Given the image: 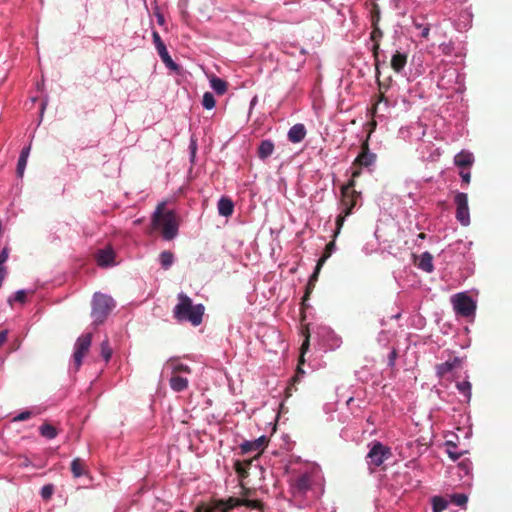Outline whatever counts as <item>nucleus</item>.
<instances>
[{"label": "nucleus", "instance_id": "nucleus-39", "mask_svg": "<svg viewBox=\"0 0 512 512\" xmlns=\"http://www.w3.org/2000/svg\"><path fill=\"white\" fill-rule=\"evenodd\" d=\"M451 501L457 506H463L468 501V497L465 494H453L451 496Z\"/></svg>", "mask_w": 512, "mask_h": 512}, {"label": "nucleus", "instance_id": "nucleus-16", "mask_svg": "<svg viewBox=\"0 0 512 512\" xmlns=\"http://www.w3.org/2000/svg\"><path fill=\"white\" fill-rule=\"evenodd\" d=\"M217 208L219 215L230 217L234 212V203L229 197L223 196L219 199Z\"/></svg>", "mask_w": 512, "mask_h": 512}, {"label": "nucleus", "instance_id": "nucleus-14", "mask_svg": "<svg viewBox=\"0 0 512 512\" xmlns=\"http://www.w3.org/2000/svg\"><path fill=\"white\" fill-rule=\"evenodd\" d=\"M461 359L459 357H453L452 359L447 360L444 363H440L436 365V374L438 377L442 378L453 369L460 367Z\"/></svg>", "mask_w": 512, "mask_h": 512}, {"label": "nucleus", "instance_id": "nucleus-62", "mask_svg": "<svg viewBox=\"0 0 512 512\" xmlns=\"http://www.w3.org/2000/svg\"><path fill=\"white\" fill-rule=\"evenodd\" d=\"M24 465L27 466L28 465V459H26V461L24 462Z\"/></svg>", "mask_w": 512, "mask_h": 512}, {"label": "nucleus", "instance_id": "nucleus-36", "mask_svg": "<svg viewBox=\"0 0 512 512\" xmlns=\"http://www.w3.org/2000/svg\"><path fill=\"white\" fill-rule=\"evenodd\" d=\"M379 51H380V44L379 42H374L372 47V54L375 60V69H376V77L379 79Z\"/></svg>", "mask_w": 512, "mask_h": 512}, {"label": "nucleus", "instance_id": "nucleus-34", "mask_svg": "<svg viewBox=\"0 0 512 512\" xmlns=\"http://www.w3.org/2000/svg\"><path fill=\"white\" fill-rule=\"evenodd\" d=\"M215 98L212 93L205 92L202 99V105L205 109H212L215 107Z\"/></svg>", "mask_w": 512, "mask_h": 512}, {"label": "nucleus", "instance_id": "nucleus-51", "mask_svg": "<svg viewBox=\"0 0 512 512\" xmlns=\"http://www.w3.org/2000/svg\"><path fill=\"white\" fill-rule=\"evenodd\" d=\"M32 413L30 411H23L20 414H18L16 417H14V421H25L28 420L31 417Z\"/></svg>", "mask_w": 512, "mask_h": 512}, {"label": "nucleus", "instance_id": "nucleus-5", "mask_svg": "<svg viewBox=\"0 0 512 512\" xmlns=\"http://www.w3.org/2000/svg\"><path fill=\"white\" fill-rule=\"evenodd\" d=\"M361 197V192L356 191L354 188V181L349 180L341 187V210L345 211V215H350L355 208L358 199Z\"/></svg>", "mask_w": 512, "mask_h": 512}, {"label": "nucleus", "instance_id": "nucleus-38", "mask_svg": "<svg viewBox=\"0 0 512 512\" xmlns=\"http://www.w3.org/2000/svg\"><path fill=\"white\" fill-rule=\"evenodd\" d=\"M242 506L251 509H261L263 504L260 500L242 499Z\"/></svg>", "mask_w": 512, "mask_h": 512}, {"label": "nucleus", "instance_id": "nucleus-18", "mask_svg": "<svg viewBox=\"0 0 512 512\" xmlns=\"http://www.w3.org/2000/svg\"><path fill=\"white\" fill-rule=\"evenodd\" d=\"M114 251L111 248H105L98 251L96 259L99 266L106 267L114 261Z\"/></svg>", "mask_w": 512, "mask_h": 512}, {"label": "nucleus", "instance_id": "nucleus-7", "mask_svg": "<svg viewBox=\"0 0 512 512\" xmlns=\"http://www.w3.org/2000/svg\"><path fill=\"white\" fill-rule=\"evenodd\" d=\"M91 342H92V334L91 333L83 334L77 339L75 346H74L75 351L73 354V361H74L76 370H78L81 367L83 358L86 356V354L88 353V351L90 349Z\"/></svg>", "mask_w": 512, "mask_h": 512}, {"label": "nucleus", "instance_id": "nucleus-56", "mask_svg": "<svg viewBox=\"0 0 512 512\" xmlns=\"http://www.w3.org/2000/svg\"><path fill=\"white\" fill-rule=\"evenodd\" d=\"M429 31H430V29H429V27H428V26L423 27L422 32H421V36H422L423 38H428V36H429Z\"/></svg>", "mask_w": 512, "mask_h": 512}, {"label": "nucleus", "instance_id": "nucleus-17", "mask_svg": "<svg viewBox=\"0 0 512 512\" xmlns=\"http://www.w3.org/2000/svg\"><path fill=\"white\" fill-rule=\"evenodd\" d=\"M306 136L305 126L301 123L293 125L288 132V139L292 143L301 142Z\"/></svg>", "mask_w": 512, "mask_h": 512}, {"label": "nucleus", "instance_id": "nucleus-13", "mask_svg": "<svg viewBox=\"0 0 512 512\" xmlns=\"http://www.w3.org/2000/svg\"><path fill=\"white\" fill-rule=\"evenodd\" d=\"M311 487L310 477L307 474H302L293 480L291 488L294 494L303 495Z\"/></svg>", "mask_w": 512, "mask_h": 512}, {"label": "nucleus", "instance_id": "nucleus-60", "mask_svg": "<svg viewBox=\"0 0 512 512\" xmlns=\"http://www.w3.org/2000/svg\"><path fill=\"white\" fill-rule=\"evenodd\" d=\"M191 149H192V155L194 156V154L196 152V145L194 142H192V144H191Z\"/></svg>", "mask_w": 512, "mask_h": 512}, {"label": "nucleus", "instance_id": "nucleus-25", "mask_svg": "<svg viewBox=\"0 0 512 512\" xmlns=\"http://www.w3.org/2000/svg\"><path fill=\"white\" fill-rule=\"evenodd\" d=\"M210 85H211V88L218 94V95H223L226 93L227 91V88H228V84L226 81H224L223 79L221 78H218L216 76H213L211 79H210Z\"/></svg>", "mask_w": 512, "mask_h": 512}, {"label": "nucleus", "instance_id": "nucleus-19", "mask_svg": "<svg viewBox=\"0 0 512 512\" xmlns=\"http://www.w3.org/2000/svg\"><path fill=\"white\" fill-rule=\"evenodd\" d=\"M170 387L175 392H182L188 388L189 381L186 377L172 374L169 380Z\"/></svg>", "mask_w": 512, "mask_h": 512}, {"label": "nucleus", "instance_id": "nucleus-37", "mask_svg": "<svg viewBox=\"0 0 512 512\" xmlns=\"http://www.w3.org/2000/svg\"><path fill=\"white\" fill-rule=\"evenodd\" d=\"M101 355L106 362H108L112 356V349L107 339L101 343Z\"/></svg>", "mask_w": 512, "mask_h": 512}, {"label": "nucleus", "instance_id": "nucleus-2", "mask_svg": "<svg viewBox=\"0 0 512 512\" xmlns=\"http://www.w3.org/2000/svg\"><path fill=\"white\" fill-rule=\"evenodd\" d=\"M155 229H160L165 240L170 241L178 234V223L173 211L163 212L162 205L158 206L152 219Z\"/></svg>", "mask_w": 512, "mask_h": 512}, {"label": "nucleus", "instance_id": "nucleus-30", "mask_svg": "<svg viewBox=\"0 0 512 512\" xmlns=\"http://www.w3.org/2000/svg\"><path fill=\"white\" fill-rule=\"evenodd\" d=\"M314 288H315V283L308 281L306 288H305V293H304V296L302 297V302H301V312L302 313H304V310L309 307V305L307 304V301L309 300L310 295L313 292Z\"/></svg>", "mask_w": 512, "mask_h": 512}, {"label": "nucleus", "instance_id": "nucleus-3", "mask_svg": "<svg viewBox=\"0 0 512 512\" xmlns=\"http://www.w3.org/2000/svg\"><path fill=\"white\" fill-rule=\"evenodd\" d=\"M115 303L112 297L101 293H95L92 300L91 316L94 323L101 324L114 308Z\"/></svg>", "mask_w": 512, "mask_h": 512}, {"label": "nucleus", "instance_id": "nucleus-43", "mask_svg": "<svg viewBox=\"0 0 512 512\" xmlns=\"http://www.w3.org/2000/svg\"><path fill=\"white\" fill-rule=\"evenodd\" d=\"M382 102H384V103H385V106H387V105H388V99L385 97V95H384L383 93H380V94L378 95V98H377L376 103H375V104L373 105V107H372V114H373V115H376L377 110H378V108H379V105H380Z\"/></svg>", "mask_w": 512, "mask_h": 512}, {"label": "nucleus", "instance_id": "nucleus-1", "mask_svg": "<svg viewBox=\"0 0 512 512\" xmlns=\"http://www.w3.org/2000/svg\"><path fill=\"white\" fill-rule=\"evenodd\" d=\"M178 304L173 309V316L180 322H189L193 326L202 323L205 307L202 304L194 305L192 299L184 293L177 296Z\"/></svg>", "mask_w": 512, "mask_h": 512}, {"label": "nucleus", "instance_id": "nucleus-41", "mask_svg": "<svg viewBox=\"0 0 512 512\" xmlns=\"http://www.w3.org/2000/svg\"><path fill=\"white\" fill-rule=\"evenodd\" d=\"M380 21V10L377 4L373 5V8L371 10V23L372 26L378 25Z\"/></svg>", "mask_w": 512, "mask_h": 512}, {"label": "nucleus", "instance_id": "nucleus-42", "mask_svg": "<svg viewBox=\"0 0 512 512\" xmlns=\"http://www.w3.org/2000/svg\"><path fill=\"white\" fill-rule=\"evenodd\" d=\"M373 27V30L370 34V39L373 41V42H379L380 39L383 37V32L382 30L379 28L378 25L376 26H372Z\"/></svg>", "mask_w": 512, "mask_h": 512}, {"label": "nucleus", "instance_id": "nucleus-54", "mask_svg": "<svg viewBox=\"0 0 512 512\" xmlns=\"http://www.w3.org/2000/svg\"><path fill=\"white\" fill-rule=\"evenodd\" d=\"M29 152H30V146L23 148L20 153L19 158H24L25 160H27L28 156H29Z\"/></svg>", "mask_w": 512, "mask_h": 512}, {"label": "nucleus", "instance_id": "nucleus-31", "mask_svg": "<svg viewBox=\"0 0 512 512\" xmlns=\"http://www.w3.org/2000/svg\"><path fill=\"white\" fill-rule=\"evenodd\" d=\"M448 506L447 501L439 496H435L432 499V509L433 512H442L444 511Z\"/></svg>", "mask_w": 512, "mask_h": 512}, {"label": "nucleus", "instance_id": "nucleus-24", "mask_svg": "<svg viewBox=\"0 0 512 512\" xmlns=\"http://www.w3.org/2000/svg\"><path fill=\"white\" fill-rule=\"evenodd\" d=\"M71 472L74 477L79 478L86 473V464L81 458H75L71 463Z\"/></svg>", "mask_w": 512, "mask_h": 512}, {"label": "nucleus", "instance_id": "nucleus-6", "mask_svg": "<svg viewBox=\"0 0 512 512\" xmlns=\"http://www.w3.org/2000/svg\"><path fill=\"white\" fill-rule=\"evenodd\" d=\"M392 456L391 449L381 442H374L367 454L369 465L379 467L385 460Z\"/></svg>", "mask_w": 512, "mask_h": 512}, {"label": "nucleus", "instance_id": "nucleus-52", "mask_svg": "<svg viewBox=\"0 0 512 512\" xmlns=\"http://www.w3.org/2000/svg\"><path fill=\"white\" fill-rule=\"evenodd\" d=\"M361 168L362 167H357L353 172H352V175H351V179L350 180H353L354 181V187L356 186V179L358 177H360L361 175Z\"/></svg>", "mask_w": 512, "mask_h": 512}, {"label": "nucleus", "instance_id": "nucleus-40", "mask_svg": "<svg viewBox=\"0 0 512 512\" xmlns=\"http://www.w3.org/2000/svg\"><path fill=\"white\" fill-rule=\"evenodd\" d=\"M53 492H54V487L52 484H47V485H44L42 488H41V497L44 499V500H48L51 498V496L53 495Z\"/></svg>", "mask_w": 512, "mask_h": 512}, {"label": "nucleus", "instance_id": "nucleus-57", "mask_svg": "<svg viewBox=\"0 0 512 512\" xmlns=\"http://www.w3.org/2000/svg\"><path fill=\"white\" fill-rule=\"evenodd\" d=\"M156 17H157V22L159 25H163L164 22H165V18L164 16L161 14V13H157L156 14Z\"/></svg>", "mask_w": 512, "mask_h": 512}, {"label": "nucleus", "instance_id": "nucleus-4", "mask_svg": "<svg viewBox=\"0 0 512 512\" xmlns=\"http://www.w3.org/2000/svg\"><path fill=\"white\" fill-rule=\"evenodd\" d=\"M453 308L457 315L465 318L473 317L476 311V302L466 293L455 294L451 298Z\"/></svg>", "mask_w": 512, "mask_h": 512}, {"label": "nucleus", "instance_id": "nucleus-26", "mask_svg": "<svg viewBox=\"0 0 512 512\" xmlns=\"http://www.w3.org/2000/svg\"><path fill=\"white\" fill-rule=\"evenodd\" d=\"M456 387L458 391L464 396L466 402H469L471 399V383L469 381L458 382Z\"/></svg>", "mask_w": 512, "mask_h": 512}, {"label": "nucleus", "instance_id": "nucleus-8", "mask_svg": "<svg viewBox=\"0 0 512 512\" xmlns=\"http://www.w3.org/2000/svg\"><path fill=\"white\" fill-rule=\"evenodd\" d=\"M454 203L456 205V219L461 225L468 226L470 224V213L467 194L463 192L456 193Z\"/></svg>", "mask_w": 512, "mask_h": 512}, {"label": "nucleus", "instance_id": "nucleus-22", "mask_svg": "<svg viewBox=\"0 0 512 512\" xmlns=\"http://www.w3.org/2000/svg\"><path fill=\"white\" fill-rule=\"evenodd\" d=\"M418 267L427 273H431L434 270L433 257L429 252H424L420 256Z\"/></svg>", "mask_w": 512, "mask_h": 512}, {"label": "nucleus", "instance_id": "nucleus-10", "mask_svg": "<svg viewBox=\"0 0 512 512\" xmlns=\"http://www.w3.org/2000/svg\"><path fill=\"white\" fill-rule=\"evenodd\" d=\"M152 38H153V43L155 45V48L161 58V60L163 61V63L171 70H178V65L172 60L171 56L169 55L168 51H167V48L164 44V42L162 41L159 33L157 31H153L152 32Z\"/></svg>", "mask_w": 512, "mask_h": 512}, {"label": "nucleus", "instance_id": "nucleus-32", "mask_svg": "<svg viewBox=\"0 0 512 512\" xmlns=\"http://www.w3.org/2000/svg\"><path fill=\"white\" fill-rule=\"evenodd\" d=\"M336 249V244H335V241L332 240L330 241L325 249H324V252H323V255L320 257V259L318 261H320V265H324V263L327 261V259L332 255V253L335 251Z\"/></svg>", "mask_w": 512, "mask_h": 512}, {"label": "nucleus", "instance_id": "nucleus-46", "mask_svg": "<svg viewBox=\"0 0 512 512\" xmlns=\"http://www.w3.org/2000/svg\"><path fill=\"white\" fill-rule=\"evenodd\" d=\"M8 257H9L8 248H3L2 251L0 252V271L5 272V267L3 266V264L7 261Z\"/></svg>", "mask_w": 512, "mask_h": 512}, {"label": "nucleus", "instance_id": "nucleus-58", "mask_svg": "<svg viewBox=\"0 0 512 512\" xmlns=\"http://www.w3.org/2000/svg\"><path fill=\"white\" fill-rule=\"evenodd\" d=\"M301 364L302 363L299 362V365L297 367V375L294 377V381L298 380L299 374H301V375L304 374V370L301 368Z\"/></svg>", "mask_w": 512, "mask_h": 512}, {"label": "nucleus", "instance_id": "nucleus-29", "mask_svg": "<svg viewBox=\"0 0 512 512\" xmlns=\"http://www.w3.org/2000/svg\"><path fill=\"white\" fill-rule=\"evenodd\" d=\"M302 334L304 335V341L301 345V356H300V363H304V354L308 351L309 349V344H310V334H309V329L308 327H305L303 330H302Z\"/></svg>", "mask_w": 512, "mask_h": 512}, {"label": "nucleus", "instance_id": "nucleus-45", "mask_svg": "<svg viewBox=\"0 0 512 512\" xmlns=\"http://www.w3.org/2000/svg\"><path fill=\"white\" fill-rule=\"evenodd\" d=\"M26 165H27V160H25L24 158L18 159L17 169H16V173H17L18 177H23Z\"/></svg>", "mask_w": 512, "mask_h": 512}, {"label": "nucleus", "instance_id": "nucleus-49", "mask_svg": "<svg viewBox=\"0 0 512 512\" xmlns=\"http://www.w3.org/2000/svg\"><path fill=\"white\" fill-rule=\"evenodd\" d=\"M214 510L216 509L214 508V503L212 502L211 506H207L205 504L198 505L195 509V512H212Z\"/></svg>", "mask_w": 512, "mask_h": 512}, {"label": "nucleus", "instance_id": "nucleus-9", "mask_svg": "<svg viewBox=\"0 0 512 512\" xmlns=\"http://www.w3.org/2000/svg\"><path fill=\"white\" fill-rule=\"evenodd\" d=\"M367 138H369V136ZM376 160L377 155L370 151L368 139H366L361 145V152L353 161V166L369 168L375 164Z\"/></svg>", "mask_w": 512, "mask_h": 512}, {"label": "nucleus", "instance_id": "nucleus-35", "mask_svg": "<svg viewBox=\"0 0 512 512\" xmlns=\"http://www.w3.org/2000/svg\"><path fill=\"white\" fill-rule=\"evenodd\" d=\"M172 365V374L180 375L182 373L184 374H190L191 368L188 365L182 364V363H175Z\"/></svg>", "mask_w": 512, "mask_h": 512}, {"label": "nucleus", "instance_id": "nucleus-47", "mask_svg": "<svg viewBox=\"0 0 512 512\" xmlns=\"http://www.w3.org/2000/svg\"><path fill=\"white\" fill-rule=\"evenodd\" d=\"M323 265H320V261H317V264L315 266V269H314V272L312 273V275L310 276L309 278V282H312V283H316L317 280H318V276H319V273H320V270L322 268Z\"/></svg>", "mask_w": 512, "mask_h": 512}, {"label": "nucleus", "instance_id": "nucleus-59", "mask_svg": "<svg viewBox=\"0 0 512 512\" xmlns=\"http://www.w3.org/2000/svg\"><path fill=\"white\" fill-rule=\"evenodd\" d=\"M242 488H243V491H242V493H241V494H242V496H244V497H248L249 495H251V490H250V489H248V488H244V487H242Z\"/></svg>", "mask_w": 512, "mask_h": 512}, {"label": "nucleus", "instance_id": "nucleus-20", "mask_svg": "<svg viewBox=\"0 0 512 512\" xmlns=\"http://www.w3.org/2000/svg\"><path fill=\"white\" fill-rule=\"evenodd\" d=\"M274 143L271 140H263L259 144L257 155L261 160H265L272 155Z\"/></svg>", "mask_w": 512, "mask_h": 512}, {"label": "nucleus", "instance_id": "nucleus-28", "mask_svg": "<svg viewBox=\"0 0 512 512\" xmlns=\"http://www.w3.org/2000/svg\"><path fill=\"white\" fill-rule=\"evenodd\" d=\"M160 263L164 269H168L172 266L174 262V255L170 251H163L160 256Z\"/></svg>", "mask_w": 512, "mask_h": 512}, {"label": "nucleus", "instance_id": "nucleus-15", "mask_svg": "<svg viewBox=\"0 0 512 512\" xmlns=\"http://www.w3.org/2000/svg\"><path fill=\"white\" fill-rule=\"evenodd\" d=\"M474 163V155L467 151L462 150L454 157V164L461 169H469Z\"/></svg>", "mask_w": 512, "mask_h": 512}, {"label": "nucleus", "instance_id": "nucleus-48", "mask_svg": "<svg viewBox=\"0 0 512 512\" xmlns=\"http://www.w3.org/2000/svg\"><path fill=\"white\" fill-rule=\"evenodd\" d=\"M27 299V293L25 290H19L15 293L14 300L20 303H24Z\"/></svg>", "mask_w": 512, "mask_h": 512}, {"label": "nucleus", "instance_id": "nucleus-12", "mask_svg": "<svg viewBox=\"0 0 512 512\" xmlns=\"http://www.w3.org/2000/svg\"><path fill=\"white\" fill-rule=\"evenodd\" d=\"M214 508L221 512H230L232 509L242 506V499L229 497L228 499H215L213 500Z\"/></svg>", "mask_w": 512, "mask_h": 512}, {"label": "nucleus", "instance_id": "nucleus-44", "mask_svg": "<svg viewBox=\"0 0 512 512\" xmlns=\"http://www.w3.org/2000/svg\"><path fill=\"white\" fill-rule=\"evenodd\" d=\"M348 215H345V211L341 210V213L336 218V231L335 236L339 233L341 227L344 224V221Z\"/></svg>", "mask_w": 512, "mask_h": 512}, {"label": "nucleus", "instance_id": "nucleus-27", "mask_svg": "<svg viewBox=\"0 0 512 512\" xmlns=\"http://www.w3.org/2000/svg\"><path fill=\"white\" fill-rule=\"evenodd\" d=\"M39 430L40 434L47 439H53L57 436L56 428L49 423L41 425Z\"/></svg>", "mask_w": 512, "mask_h": 512}, {"label": "nucleus", "instance_id": "nucleus-61", "mask_svg": "<svg viewBox=\"0 0 512 512\" xmlns=\"http://www.w3.org/2000/svg\"><path fill=\"white\" fill-rule=\"evenodd\" d=\"M418 238L425 239L426 238V234L425 233H420V234H418Z\"/></svg>", "mask_w": 512, "mask_h": 512}, {"label": "nucleus", "instance_id": "nucleus-23", "mask_svg": "<svg viewBox=\"0 0 512 512\" xmlns=\"http://www.w3.org/2000/svg\"><path fill=\"white\" fill-rule=\"evenodd\" d=\"M252 461H253V459L245 460V461L237 460L234 463V469L241 479L248 477V475H249L248 468L251 465Z\"/></svg>", "mask_w": 512, "mask_h": 512}, {"label": "nucleus", "instance_id": "nucleus-21", "mask_svg": "<svg viewBox=\"0 0 512 512\" xmlns=\"http://www.w3.org/2000/svg\"><path fill=\"white\" fill-rule=\"evenodd\" d=\"M407 63V55L397 51L391 59V68L396 72L400 73Z\"/></svg>", "mask_w": 512, "mask_h": 512}, {"label": "nucleus", "instance_id": "nucleus-33", "mask_svg": "<svg viewBox=\"0 0 512 512\" xmlns=\"http://www.w3.org/2000/svg\"><path fill=\"white\" fill-rule=\"evenodd\" d=\"M446 447H447V453H448V456L453 460V461H456L458 460L461 456H462V452H458L456 449H457V445L454 444L453 442L451 441H447L446 442Z\"/></svg>", "mask_w": 512, "mask_h": 512}, {"label": "nucleus", "instance_id": "nucleus-53", "mask_svg": "<svg viewBox=\"0 0 512 512\" xmlns=\"http://www.w3.org/2000/svg\"><path fill=\"white\" fill-rule=\"evenodd\" d=\"M7 337H8V330L7 329L2 330L0 332V347L7 341Z\"/></svg>", "mask_w": 512, "mask_h": 512}, {"label": "nucleus", "instance_id": "nucleus-55", "mask_svg": "<svg viewBox=\"0 0 512 512\" xmlns=\"http://www.w3.org/2000/svg\"><path fill=\"white\" fill-rule=\"evenodd\" d=\"M397 357V352L396 350H393L390 355H389V365L390 366H393L394 365V362H395V359Z\"/></svg>", "mask_w": 512, "mask_h": 512}, {"label": "nucleus", "instance_id": "nucleus-11", "mask_svg": "<svg viewBox=\"0 0 512 512\" xmlns=\"http://www.w3.org/2000/svg\"><path fill=\"white\" fill-rule=\"evenodd\" d=\"M266 444L267 438L265 436H261L254 441H245L240 445L241 453L247 454L249 452H257V455L253 458L254 460L263 452Z\"/></svg>", "mask_w": 512, "mask_h": 512}, {"label": "nucleus", "instance_id": "nucleus-50", "mask_svg": "<svg viewBox=\"0 0 512 512\" xmlns=\"http://www.w3.org/2000/svg\"><path fill=\"white\" fill-rule=\"evenodd\" d=\"M460 177L462 178V181L465 184H469L471 180V173L468 171V169H461L459 173Z\"/></svg>", "mask_w": 512, "mask_h": 512}]
</instances>
